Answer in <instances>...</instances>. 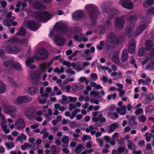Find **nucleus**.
Returning a JSON list of instances; mask_svg holds the SVG:
<instances>
[{"label":"nucleus","instance_id":"obj_18","mask_svg":"<svg viewBox=\"0 0 154 154\" xmlns=\"http://www.w3.org/2000/svg\"><path fill=\"white\" fill-rule=\"evenodd\" d=\"M73 38L77 42H81L82 41L84 42L87 41L88 39L86 38L83 34H80L79 35H74Z\"/></svg>","mask_w":154,"mask_h":154},{"label":"nucleus","instance_id":"obj_16","mask_svg":"<svg viewBox=\"0 0 154 154\" xmlns=\"http://www.w3.org/2000/svg\"><path fill=\"white\" fill-rule=\"evenodd\" d=\"M32 6L34 9L38 10H42L45 9V6L42 5L39 1H34Z\"/></svg>","mask_w":154,"mask_h":154},{"label":"nucleus","instance_id":"obj_38","mask_svg":"<svg viewBox=\"0 0 154 154\" xmlns=\"http://www.w3.org/2000/svg\"><path fill=\"white\" fill-rule=\"evenodd\" d=\"M34 62V58L33 57L28 59L26 61V65L27 66L29 67L31 65V63H33Z\"/></svg>","mask_w":154,"mask_h":154},{"label":"nucleus","instance_id":"obj_42","mask_svg":"<svg viewBox=\"0 0 154 154\" xmlns=\"http://www.w3.org/2000/svg\"><path fill=\"white\" fill-rule=\"evenodd\" d=\"M9 41L11 42L10 43H13L14 44H15V43L18 42V38L16 37H14L10 38Z\"/></svg>","mask_w":154,"mask_h":154},{"label":"nucleus","instance_id":"obj_39","mask_svg":"<svg viewBox=\"0 0 154 154\" xmlns=\"http://www.w3.org/2000/svg\"><path fill=\"white\" fill-rule=\"evenodd\" d=\"M146 14L148 15H154V7H152L149 9L146 12Z\"/></svg>","mask_w":154,"mask_h":154},{"label":"nucleus","instance_id":"obj_13","mask_svg":"<svg viewBox=\"0 0 154 154\" xmlns=\"http://www.w3.org/2000/svg\"><path fill=\"white\" fill-rule=\"evenodd\" d=\"M15 127L17 129H22L25 126V123L24 120L21 118L18 119L15 122Z\"/></svg>","mask_w":154,"mask_h":154},{"label":"nucleus","instance_id":"obj_34","mask_svg":"<svg viewBox=\"0 0 154 154\" xmlns=\"http://www.w3.org/2000/svg\"><path fill=\"white\" fill-rule=\"evenodd\" d=\"M134 26V23H129V24L126 26L125 30V31H132L133 28Z\"/></svg>","mask_w":154,"mask_h":154},{"label":"nucleus","instance_id":"obj_7","mask_svg":"<svg viewBox=\"0 0 154 154\" xmlns=\"http://www.w3.org/2000/svg\"><path fill=\"white\" fill-rule=\"evenodd\" d=\"M26 25L29 29L34 31L38 30L40 26L39 24L36 23L35 21L31 20H29L26 22Z\"/></svg>","mask_w":154,"mask_h":154},{"label":"nucleus","instance_id":"obj_61","mask_svg":"<svg viewBox=\"0 0 154 154\" xmlns=\"http://www.w3.org/2000/svg\"><path fill=\"white\" fill-rule=\"evenodd\" d=\"M104 139L105 140L107 143L109 142L111 140V138L110 137L107 135L105 136L104 137Z\"/></svg>","mask_w":154,"mask_h":154},{"label":"nucleus","instance_id":"obj_45","mask_svg":"<svg viewBox=\"0 0 154 154\" xmlns=\"http://www.w3.org/2000/svg\"><path fill=\"white\" fill-rule=\"evenodd\" d=\"M105 47L107 51H109L112 49V46L111 44L108 42L105 43Z\"/></svg>","mask_w":154,"mask_h":154},{"label":"nucleus","instance_id":"obj_41","mask_svg":"<svg viewBox=\"0 0 154 154\" xmlns=\"http://www.w3.org/2000/svg\"><path fill=\"white\" fill-rule=\"evenodd\" d=\"M12 20H5L3 21V23L4 25H6L7 26H10L12 25Z\"/></svg>","mask_w":154,"mask_h":154},{"label":"nucleus","instance_id":"obj_33","mask_svg":"<svg viewBox=\"0 0 154 154\" xmlns=\"http://www.w3.org/2000/svg\"><path fill=\"white\" fill-rule=\"evenodd\" d=\"M117 52H115L112 58L113 61L116 64L119 65V60L118 57L116 56Z\"/></svg>","mask_w":154,"mask_h":154},{"label":"nucleus","instance_id":"obj_57","mask_svg":"<svg viewBox=\"0 0 154 154\" xmlns=\"http://www.w3.org/2000/svg\"><path fill=\"white\" fill-rule=\"evenodd\" d=\"M63 65H66L68 68H69L71 66V63L67 61H64L63 62Z\"/></svg>","mask_w":154,"mask_h":154},{"label":"nucleus","instance_id":"obj_32","mask_svg":"<svg viewBox=\"0 0 154 154\" xmlns=\"http://www.w3.org/2000/svg\"><path fill=\"white\" fill-rule=\"evenodd\" d=\"M146 52V50L145 48L144 47L141 48L138 51V55L139 57H142L145 54Z\"/></svg>","mask_w":154,"mask_h":154},{"label":"nucleus","instance_id":"obj_2","mask_svg":"<svg viewBox=\"0 0 154 154\" xmlns=\"http://www.w3.org/2000/svg\"><path fill=\"white\" fill-rule=\"evenodd\" d=\"M51 15L47 11H44L35 13V19L38 21L46 22L51 19Z\"/></svg>","mask_w":154,"mask_h":154},{"label":"nucleus","instance_id":"obj_3","mask_svg":"<svg viewBox=\"0 0 154 154\" xmlns=\"http://www.w3.org/2000/svg\"><path fill=\"white\" fill-rule=\"evenodd\" d=\"M37 53L42 57H40L37 55H35L34 57L37 60H45L47 59L49 56V53L44 48H39L37 50Z\"/></svg>","mask_w":154,"mask_h":154},{"label":"nucleus","instance_id":"obj_27","mask_svg":"<svg viewBox=\"0 0 154 154\" xmlns=\"http://www.w3.org/2000/svg\"><path fill=\"white\" fill-rule=\"evenodd\" d=\"M12 69L20 71L22 69V66L19 63L17 62H15L14 61L13 66H12Z\"/></svg>","mask_w":154,"mask_h":154},{"label":"nucleus","instance_id":"obj_25","mask_svg":"<svg viewBox=\"0 0 154 154\" xmlns=\"http://www.w3.org/2000/svg\"><path fill=\"white\" fill-rule=\"evenodd\" d=\"M153 43L151 40H147L145 42V46L146 50L148 51L151 50L152 48Z\"/></svg>","mask_w":154,"mask_h":154},{"label":"nucleus","instance_id":"obj_62","mask_svg":"<svg viewBox=\"0 0 154 154\" xmlns=\"http://www.w3.org/2000/svg\"><path fill=\"white\" fill-rule=\"evenodd\" d=\"M118 91H119V95L120 97H122L124 96L125 94L124 91L122 90H121L119 88L118 89Z\"/></svg>","mask_w":154,"mask_h":154},{"label":"nucleus","instance_id":"obj_35","mask_svg":"<svg viewBox=\"0 0 154 154\" xmlns=\"http://www.w3.org/2000/svg\"><path fill=\"white\" fill-rule=\"evenodd\" d=\"M125 149V146H120L117 148L118 153L117 154H120L123 153Z\"/></svg>","mask_w":154,"mask_h":154},{"label":"nucleus","instance_id":"obj_37","mask_svg":"<svg viewBox=\"0 0 154 154\" xmlns=\"http://www.w3.org/2000/svg\"><path fill=\"white\" fill-rule=\"evenodd\" d=\"M127 146L129 149L132 150L133 148V146L134 147L135 145L131 140H129L128 142Z\"/></svg>","mask_w":154,"mask_h":154},{"label":"nucleus","instance_id":"obj_46","mask_svg":"<svg viewBox=\"0 0 154 154\" xmlns=\"http://www.w3.org/2000/svg\"><path fill=\"white\" fill-rule=\"evenodd\" d=\"M146 68L147 69L151 70L154 69V65L152 63H150L148 65H147Z\"/></svg>","mask_w":154,"mask_h":154},{"label":"nucleus","instance_id":"obj_49","mask_svg":"<svg viewBox=\"0 0 154 154\" xmlns=\"http://www.w3.org/2000/svg\"><path fill=\"white\" fill-rule=\"evenodd\" d=\"M110 13L113 15H117L119 14V11L117 10L112 8L110 10Z\"/></svg>","mask_w":154,"mask_h":154},{"label":"nucleus","instance_id":"obj_21","mask_svg":"<svg viewBox=\"0 0 154 154\" xmlns=\"http://www.w3.org/2000/svg\"><path fill=\"white\" fill-rule=\"evenodd\" d=\"M128 58L127 50L126 49H124L122 52V56L121 58V60L122 61L125 62L127 60Z\"/></svg>","mask_w":154,"mask_h":154},{"label":"nucleus","instance_id":"obj_24","mask_svg":"<svg viewBox=\"0 0 154 154\" xmlns=\"http://www.w3.org/2000/svg\"><path fill=\"white\" fill-rule=\"evenodd\" d=\"M118 126L119 124L118 123H115L111 124L109 126L108 132L110 133L114 131Z\"/></svg>","mask_w":154,"mask_h":154},{"label":"nucleus","instance_id":"obj_47","mask_svg":"<svg viewBox=\"0 0 154 154\" xmlns=\"http://www.w3.org/2000/svg\"><path fill=\"white\" fill-rule=\"evenodd\" d=\"M69 141V138L67 136L64 137L62 140V141L65 144H68Z\"/></svg>","mask_w":154,"mask_h":154},{"label":"nucleus","instance_id":"obj_1","mask_svg":"<svg viewBox=\"0 0 154 154\" xmlns=\"http://www.w3.org/2000/svg\"><path fill=\"white\" fill-rule=\"evenodd\" d=\"M85 8L88 10L90 18L92 19L91 21V23L88 26L89 29L93 28V26L96 24V19L99 14V11L98 8L95 5H88L85 6Z\"/></svg>","mask_w":154,"mask_h":154},{"label":"nucleus","instance_id":"obj_58","mask_svg":"<svg viewBox=\"0 0 154 154\" xmlns=\"http://www.w3.org/2000/svg\"><path fill=\"white\" fill-rule=\"evenodd\" d=\"M0 3L2 7L3 8H5L7 6V2L4 0H3L2 1H0Z\"/></svg>","mask_w":154,"mask_h":154},{"label":"nucleus","instance_id":"obj_43","mask_svg":"<svg viewBox=\"0 0 154 154\" xmlns=\"http://www.w3.org/2000/svg\"><path fill=\"white\" fill-rule=\"evenodd\" d=\"M146 117L144 115L140 116L138 118L139 120L142 122H144L146 120Z\"/></svg>","mask_w":154,"mask_h":154},{"label":"nucleus","instance_id":"obj_11","mask_svg":"<svg viewBox=\"0 0 154 154\" xmlns=\"http://www.w3.org/2000/svg\"><path fill=\"white\" fill-rule=\"evenodd\" d=\"M121 3L125 8L131 10L134 8L133 4L129 0H121Z\"/></svg>","mask_w":154,"mask_h":154},{"label":"nucleus","instance_id":"obj_60","mask_svg":"<svg viewBox=\"0 0 154 154\" xmlns=\"http://www.w3.org/2000/svg\"><path fill=\"white\" fill-rule=\"evenodd\" d=\"M66 72L68 73H70L71 75H74L75 72L74 70H72L71 69H67Z\"/></svg>","mask_w":154,"mask_h":154},{"label":"nucleus","instance_id":"obj_64","mask_svg":"<svg viewBox=\"0 0 154 154\" xmlns=\"http://www.w3.org/2000/svg\"><path fill=\"white\" fill-rule=\"evenodd\" d=\"M5 51L3 49H0V57H3L4 56Z\"/></svg>","mask_w":154,"mask_h":154},{"label":"nucleus","instance_id":"obj_22","mask_svg":"<svg viewBox=\"0 0 154 154\" xmlns=\"http://www.w3.org/2000/svg\"><path fill=\"white\" fill-rule=\"evenodd\" d=\"M38 91V89L37 88L35 87H32L29 88L28 92L31 95L33 96L37 94Z\"/></svg>","mask_w":154,"mask_h":154},{"label":"nucleus","instance_id":"obj_50","mask_svg":"<svg viewBox=\"0 0 154 154\" xmlns=\"http://www.w3.org/2000/svg\"><path fill=\"white\" fill-rule=\"evenodd\" d=\"M31 148L33 150H36L38 148L39 146L36 143H34L30 146Z\"/></svg>","mask_w":154,"mask_h":154},{"label":"nucleus","instance_id":"obj_36","mask_svg":"<svg viewBox=\"0 0 154 154\" xmlns=\"http://www.w3.org/2000/svg\"><path fill=\"white\" fill-rule=\"evenodd\" d=\"M5 145L8 149H10L14 146V143L12 142L10 143L5 142Z\"/></svg>","mask_w":154,"mask_h":154},{"label":"nucleus","instance_id":"obj_10","mask_svg":"<svg viewBox=\"0 0 154 154\" xmlns=\"http://www.w3.org/2000/svg\"><path fill=\"white\" fill-rule=\"evenodd\" d=\"M35 111L31 108H28L25 112V116L28 119L31 120L35 115Z\"/></svg>","mask_w":154,"mask_h":154},{"label":"nucleus","instance_id":"obj_51","mask_svg":"<svg viewBox=\"0 0 154 154\" xmlns=\"http://www.w3.org/2000/svg\"><path fill=\"white\" fill-rule=\"evenodd\" d=\"M90 94L91 96L94 95L95 96H98L100 95V93L99 91L92 90L90 92Z\"/></svg>","mask_w":154,"mask_h":154},{"label":"nucleus","instance_id":"obj_28","mask_svg":"<svg viewBox=\"0 0 154 154\" xmlns=\"http://www.w3.org/2000/svg\"><path fill=\"white\" fill-rule=\"evenodd\" d=\"M154 3V0H145L143 3L144 7L149 6Z\"/></svg>","mask_w":154,"mask_h":154},{"label":"nucleus","instance_id":"obj_9","mask_svg":"<svg viewBox=\"0 0 154 154\" xmlns=\"http://www.w3.org/2000/svg\"><path fill=\"white\" fill-rule=\"evenodd\" d=\"M85 16L84 11L82 10H78L74 13L72 16L73 18L75 20H79L83 18Z\"/></svg>","mask_w":154,"mask_h":154},{"label":"nucleus","instance_id":"obj_19","mask_svg":"<svg viewBox=\"0 0 154 154\" xmlns=\"http://www.w3.org/2000/svg\"><path fill=\"white\" fill-rule=\"evenodd\" d=\"M5 112L10 115H13L15 111L14 107L11 105H6L5 107Z\"/></svg>","mask_w":154,"mask_h":154},{"label":"nucleus","instance_id":"obj_5","mask_svg":"<svg viewBox=\"0 0 154 154\" xmlns=\"http://www.w3.org/2000/svg\"><path fill=\"white\" fill-rule=\"evenodd\" d=\"M108 38L109 42L112 44L118 45L121 42L119 38L115 35L114 32H110L108 35Z\"/></svg>","mask_w":154,"mask_h":154},{"label":"nucleus","instance_id":"obj_12","mask_svg":"<svg viewBox=\"0 0 154 154\" xmlns=\"http://www.w3.org/2000/svg\"><path fill=\"white\" fill-rule=\"evenodd\" d=\"M128 52L129 53L132 54L134 53L136 47L135 40L134 39H131L128 43Z\"/></svg>","mask_w":154,"mask_h":154},{"label":"nucleus","instance_id":"obj_53","mask_svg":"<svg viewBox=\"0 0 154 154\" xmlns=\"http://www.w3.org/2000/svg\"><path fill=\"white\" fill-rule=\"evenodd\" d=\"M125 139L124 137H123L119 140L118 143L120 146H125L124 141Z\"/></svg>","mask_w":154,"mask_h":154},{"label":"nucleus","instance_id":"obj_59","mask_svg":"<svg viewBox=\"0 0 154 154\" xmlns=\"http://www.w3.org/2000/svg\"><path fill=\"white\" fill-rule=\"evenodd\" d=\"M151 105H148V106H147L145 109V111L147 113L149 112L152 109L151 108Z\"/></svg>","mask_w":154,"mask_h":154},{"label":"nucleus","instance_id":"obj_48","mask_svg":"<svg viewBox=\"0 0 154 154\" xmlns=\"http://www.w3.org/2000/svg\"><path fill=\"white\" fill-rule=\"evenodd\" d=\"M143 110L142 108H140L137 109L134 112L135 114L137 115H138L140 114H143Z\"/></svg>","mask_w":154,"mask_h":154},{"label":"nucleus","instance_id":"obj_6","mask_svg":"<svg viewBox=\"0 0 154 154\" xmlns=\"http://www.w3.org/2000/svg\"><path fill=\"white\" fill-rule=\"evenodd\" d=\"M54 41L57 45L61 46L65 44L66 39L63 36L58 35L54 36Z\"/></svg>","mask_w":154,"mask_h":154},{"label":"nucleus","instance_id":"obj_29","mask_svg":"<svg viewBox=\"0 0 154 154\" xmlns=\"http://www.w3.org/2000/svg\"><path fill=\"white\" fill-rule=\"evenodd\" d=\"M6 85L2 82L0 81V93L3 94L6 91Z\"/></svg>","mask_w":154,"mask_h":154},{"label":"nucleus","instance_id":"obj_56","mask_svg":"<svg viewBox=\"0 0 154 154\" xmlns=\"http://www.w3.org/2000/svg\"><path fill=\"white\" fill-rule=\"evenodd\" d=\"M68 98L70 102H75L76 101L77 98L76 97H72L71 96H69Z\"/></svg>","mask_w":154,"mask_h":154},{"label":"nucleus","instance_id":"obj_15","mask_svg":"<svg viewBox=\"0 0 154 154\" xmlns=\"http://www.w3.org/2000/svg\"><path fill=\"white\" fill-rule=\"evenodd\" d=\"M29 101L28 98L26 96H19L16 100L15 101L16 104L19 105L21 103L28 102Z\"/></svg>","mask_w":154,"mask_h":154},{"label":"nucleus","instance_id":"obj_23","mask_svg":"<svg viewBox=\"0 0 154 154\" xmlns=\"http://www.w3.org/2000/svg\"><path fill=\"white\" fill-rule=\"evenodd\" d=\"M126 19L127 21L130 22L129 23H135L137 20V17L135 14L131 15L127 17Z\"/></svg>","mask_w":154,"mask_h":154},{"label":"nucleus","instance_id":"obj_4","mask_svg":"<svg viewBox=\"0 0 154 154\" xmlns=\"http://www.w3.org/2000/svg\"><path fill=\"white\" fill-rule=\"evenodd\" d=\"M5 49L8 54H16L20 51L19 48L15 44L13 43H10L7 44L5 47Z\"/></svg>","mask_w":154,"mask_h":154},{"label":"nucleus","instance_id":"obj_20","mask_svg":"<svg viewBox=\"0 0 154 154\" xmlns=\"http://www.w3.org/2000/svg\"><path fill=\"white\" fill-rule=\"evenodd\" d=\"M154 99V95L152 93L147 94L144 101V104H147L152 101Z\"/></svg>","mask_w":154,"mask_h":154},{"label":"nucleus","instance_id":"obj_40","mask_svg":"<svg viewBox=\"0 0 154 154\" xmlns=\"http://www.w3.org/2000/svg\"><path fill=\"white\" fill-rule=\"evenodd\" d=\"M83 146L81 144H79L75 149V152L77 153H80L82 150Z\"/></svg>","mask_w":154,"mask_h":154},{"label":"nucleus","instance_id":"obj_54","mask_svg":"<svg viewBox=\"0 0 154 154\" xmlns=\"http://www.w3.org/2000/svg\"><path fill=\"white\" fill-rule=\"evenodd\" d=\"M104 25L108 28L110 27L112 25V22L109 20H107L105 22Z\"/></svg>","mask_w":154,"mask_h":154},{"label":"nucleus","instance_id":"obj_17","mask_svg":"<svg viewBox=\"0 0 154 154\" xmlns=\"http://www.w3.org/2000/svg\"><path fill=\"white\" fill-rule=\"evenodd\" d=\"M147 26L146 24H140L137 28L135 32V35L137 36L139 35L147 28Z\"/></svg>","mask_w":154,"mask_h":154},{"label":"nucleus","instance_id":"obj_30","mask_svg":"<svg viewBox=\"0 0 154 154\" xmlns=\"http://www.w3.org/2000/svg\"><path fill=\"white\" fill-rule=\"evenodd\" d=\"M14 61L12 60H9L5 61L4 63V66L5 67H7L11 66V68L13 66Z\"/></svg>","mask_w":154,"mask_h":154},{"label":"nucleus","instance_id":"obj_31","mask_svg":"<svg viewBox=\"0 0 154 154\" xmlns=\"http://www.w3.org/2000/svg\"><path fill=\"white\" fill-rule=\"evenodd\" d=\"M136 117L135 116H132L131 118L129 119L130 123L131 126H136L137 125V122L135 121Z\"/></svg>","mask_w":154,"mask_h":154},{"label":"nucleus","instance_id":"obj_63","mask_svg":"<svg viewBox=\"0 0 154 154\" xmlns=\"http://www.w3.org/2000/svg\"><path fill=\"white\" fill-rule=\"evenodd\" d=\"M26 39H18V41L21 44H23L26 43Z\"/></svg>","mask_w":154,"mask_h":154},{"label":"nucleus","instance_id":"obj_14","mask_svg":"<svg viewBox=\"0 0 154 154\" xmlns=\"http://www.w3.org/2000/svg\"><path fill=\"white\" fill-rule=\"evenodd\" d=\"M56 27L58 30L63 33H65L67 31V25L63 23H57Z\"/></svg>","mask_w":154,"mask_h":154},{"label":"nucleus","instance_id":"obj_52","mask_svg":"<svg viewBox=\"0 0 154 154\" xmlns=\"http://www.w3.org/2000/svg\"><path fill=\"white\" fill-rule=\"evenodd\" d=\"M122 109L121 110V112H120V114L122 115H124L126 114V106H125V107H124V106H123L122 107Z\"/></svg>","mask_w":154,"mask_h":154},{"label":"nucleus","instance_id":"obj_44","mask_svg":"<svg viewBox=\"0 0 154 154\" xmlns=\"http://www.w3.org/2000/svg\"><path fill=\"white\" fill-rule=\"evenodd\" d=\"M91 137L90 136H88L87 135H83L82 138V140L83 142H85L86 140H91Z\"/></svg>","mask_w":154,"mask_h":154},{"label":"nucleus","instance_id":"obj_55","mask_svg":"<svg viewBox=\"0 0 154 154\" xmlns=\"http://www.w3.org/2000/svg\"><path fill=\"white\" fill-rule=\"evenodd\" d=\"M152 147L150 143H149L147 144L146 146V149L147 150V151H150L151 152H152Z\"/></svg>","mask_w":154,"mask_h":154},{"label":"nucleus","instance_id":"obj_8","mask_svg":"<svg viewBox=\"0 0 154 154\" xmlns=\"http://www.w3.org/2000/svg\"><path fill=\"white\" fill-rule=\"evenodd\" d=\"M125 23V20L123 17H117L116 20L115 26L118 29H121L123 27Z\"/></svg>","mask_w":154,"mask_h":154},{"label":"nucleus","instance_id":"obj_26","mask_svg":"<svg viewBox=\"0 0 154 154\" xmlns=\"http://www.w3.org/2000/svg\"><path fill=\"white\" fill-rule=\"evenodd\" d=\"M26 34L25 29L22 27H20L19 31L16 33V35H17L22 36H25Z\"/></svg>","mask_w":154,"mask_h":154}]
</instances>
